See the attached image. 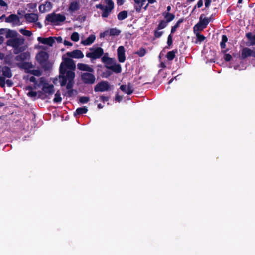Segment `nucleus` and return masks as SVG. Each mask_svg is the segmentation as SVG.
I'll return each instance as SVG.
<instances>
[{"label": "nucleus", "instance_id": "37", "mask_svg": "<svg viewBox=\"0 0 255 255\" xmlns=\"http://www.w3.org/2000/svg\"><path fill=\"white\" fill-rule=\"evenodd\" d=\"M167 22L162 20L159 22V23L158 24L156 28L157 29V30H161L165 28L167 26Z\"/></svg>", "mask_w": 255, "mask_h": 255}, {"label": "nucleus", "instance_id": "10", "mask_svg": "<svg viewBox=\"0 0 255 255\" xmlns=\"http://www.w3.org/2000/svg\"><path fill=\"white\" fill-rule=\"evenodd\" d=\"M36 58L38 62L40 64L45 63L49 58L48 54L45 51H40L36 55Z\"/></svg>", "mask_w": 255, "mask_h": 255}, {"label": "nucleus", "instance_id": "29", "mask_svg": "<svg viewBox=\"0 0 255 255\" xmlns=\"http://www.w3.org/2000/svg\"><path fill=\"white\" fill-rule=\"evenodd\" d=\"M164 18L167 23L172 21L175 18V15L169 12H164L163 13Z\"/></svg>", "mask_w": 255, "mask_h": 255}, {"label": "nucleus", "instance_id": "62", "mask_svg": "<svg viewBox=\"0 0 255 255\" xmlns=\"http://www.w3.org/2000/svg\"><path fill=\"white\" fill-rule=\"evenodd\" d=\"M29 80L31 82L36 83V78L34 76L30 77Z\"/></svg>", "mask_w": 255, "mask_h": 255}, {"label": "nucleus", "instance_id": "63", "mask_svg": "<svg viewBox=\"0 0 255 255\" xmlns=\"http://www.w3.org/2000/svg\"><path fill=\"white\" fill-rule=\"evenodd\" d=\"M220 46L221 49H224L226 47V43L221 41L220 42Z\"/></svg>", "mask_w": 255, "mask_h": 255}, {"label": "nucleus", "instance_id": "7", "mask_svg": "<svg viewBox=\"0 0 255 255\" xmlns=\"http://www.w3.org/2000/svg\"><path fill=\"white\" fill-rule=\"evenodd\" d=\"M24 43V39L15 37L12 39H8L6 41L7 46H11L14 49L22 45Z\"/></svg>", "mask_w": 255, "mask_h": 255}, {"label": "nucleus", "instance_id": "6", "mask_svg": "<svg viewBox=\"0 0 255 255\" xmlns=\"http://www.w3.org/2000/svg\"><path fill=\"white\" fill-rule=\"evenodd\" d=\"M81 80L84 84H93L95 82L96 78L94 74L85 72L81 74Z\"/></svg>", "mask_w": 255, "mask_h": 255}, {"label": "nucleus", "instance_id": "34", "mask_svg": "<svg viewBox=\"0 0 255 255\" xmlns=\"http://www.w3.org/2000/svg\"><path fill=\"white\" fill-rule=\"evenodd\" d=\"M184 19L183 18L180 19L176 23L171 27V33L173 34L176 31L177 28H178L180 26V25L181 23H182L184 21Z\"/></svg>", "mask_w": 255, "mask_h": 255}, {"label": "nucleus", "instance_id": "56", "mask_svg": "<svg viewBox=\"0 0 255 255\" xmlns=\"http://www.w3.org/2000/svg\"><path fill=\"white\" fill-rule=\"evenodd\" d=\"M228 41V38L226 35H223L222 36V42L226 43Z\"/></svg>", "mask_w": 255, "mask_h": 255}, {"label": "nucleus", "instance_id": "9", "mask_svg": "<svg viewBox=\"0 0 255 255\" xmlns=\"http://www.w3.org/2000/svg\"><path fill=\"white\" fill-rule=\"evenodd\" d=\"M250 56L255 57V51H253L249 48H244L242 51L241 59H245Z\"/></svg>", "mask_w": 255, "mask_h": 255}, {"label": "nucleus", "instance_id": "19", "mask_svg": "<svg viewBox=\"0 0 255 255\" xmlns=\"http://www.w3.org/2000/svg\"><path fill=\"white\" fill-rule=\"evenodd\" d=\"M210 22V18L205 17V15L204 14H202L200 16L199 23L205 28H206Z\"/></svg>", "mask_w": 255, "mask_h": 255}, {"label": "nucleus", "instance_id": "44", "mask_svg": "<svg viewBox=\"0 0 255 255\" xmlns=\"http://www.w3.org/2000/svg\"><path fill=\"white\" fill-rule=\"evenodd\" d=\"M204 29H205V28L203 26H201L198 22L194 26V32H195L196 31H202Z\"/></svg>", "mask_w": 255, "mask_h": 255}, {"label": "nucleus", "instance_id": "25", "mask_svg": "<svg viewBox=\"0 0 255 255\" xmlns=\"http://www.w3.org/2000/svg\"><path fill=\"white\" fill-rule=\"evenodd\" d=\"M17 65L20 68L24 69L25 70H28L29 69L33 67V66L31 62H27L17 63Z\"/></svg>", "mask_w": 255, "mask_h": 255}, {"label": "nucleus", "instance_id": "5", "mask_svg": "<svg viewBox=\"0 0 255 255\" xmlns=\"http://www.w3.org/2000/svg\"><path fill=\"white\" fill-rule=\"evenodd\" d=\"M45 20L49 22L57 25L58 22H64L66 20V17L64 15L52 13L48 14L46 17Z\"/></svg>", "mask_w": 255, "mask_h": 255}, {"label": "nucleus", "instance_id": "59", "mask_svg": "<svg viewBox=\"0 0 255 255\" xmlns=\"http://www.w3.org/2000/svg\"><path fill=\"white\" fill-rule=\"evenodd\" d=\"M122 99V97L121 96H119L118 95H117L115 97V100L118 102H120Z\"/></svg>", "mask_w": 255, "mask_h": 255}, {"label": "nucleus", "instance_id": "2", "mask_svg": "<svg viewBox=\"0 0 255 255\" xmlns=\"http://www.w3.org/2000/svg\"><path fill=\"white\" fill-rule=\"evenodd\" d=\"M106 5L101 3L96 5V8L102 10L101 16L102 18H107L114 8V3L112 0H105Z\"/></svg>", "mask_w": 255, "mask_h": 255}, {"label": "nucleus", "instance_id": "24", "mask_svg": "<svg viewBox=\"0 0 255 255\" xmlns=\"http://www.w3.org/2000/svg\"><path fill=\"white\" fill-rule=\"evenodd\" d=\"M96 36L95 35L91 34L85 40L81 41V44L84 45H90L95 40Z\"/></svg>", "mask_w": 255, "mask_h": 255}, {"label": "nucleus", "instance_id": "52", "mask_svg": "<svg viewBox=\"0 0 255 255\" xmlns=\"http://www.w3.org/2000/svg\"><path fill=\"white\" fill-rule=\"evenodd\" d=\"M52 37L54 38V42L55 41H56L58 43H61L62 42V38L61 36Z\"/></svg>", "mask_w": 255, "mask_h": 255}, {"label": "nucleus", "instance_id": "18", "mask_svg": "<svg viewBox=\"0 0 255 255\" xmlns=\"http://www.w3.org/2000/svg\"><path fill=\"white\" fill-rule=\"evenodd\" d=\"M43 91L49 95L53 94L54 92V86L52 84H45L42 87Z\"/></svg>", "mask_w": 255, "mask_h": 255}, {"label": "nucleus", "instance_id": "43", "mask_svg": "<svg viewBox=\"0 0 255 255\" xmlns=\"http://www.w3.org/2000/svg\"><path fill=\"white\" fill-rule=\"evenodd\" d=\"M159 30L157 28L154 30V36L155 38H159L163 34V31H159Z\"/></svg>", "mask_w": 255, "mask_h": 255}, {"label": "nucleus", "instance_id": "14", "mask_svg": "<svg viewBox=\"0 0 255 255\" xmlns=\"http://www.w3.org/2000/svg\"><path fill=\"white\" fill-rule=\"evenodd\" d=\"M30 57V54L29 52H22L15 56V60L16 61L23 62L25 60H29Z\"/></svg>", "mask_w": 255, "mask_h": 255}, {"label": "nucleus", "instance_id": "46", "mask_svg": "<svg viewBox=\"0 0 255 255\" xmlns=\"http://www.w3.org/2000/svg\"><path fill=\"white\" fill-rule=\"evenodd\" d=\"M27 72L30 73V74L36 76H39L41 75V72L39 70H32L27 71Z\"/></svg>", "mask_w": 255, "mask_h": 255}, {"label": "nucleus", "instance_id": "64", "mask_svg": "<svg viewBox=\"0 0 255 255\" xmlns=\"http://www.w3.org/2000/svg\"><path fill=\"white\" fill-rule=\"evenodd\" d=\"M166 67V64L164 62H161V63H160V67H161L162 68H164Z\"/></svg>", "mask_w": 255, "mask_h": 255}, {"label": "nucleus", "instance_id": "35", "mask_svg": "<svg viewBox=\"0 0 255 255\" xmlns=\"http://www.w3.org/2000/svg\"><path fill=\"white\" fill-rule=\"evenodd\" d=\"M196 37H197V40L195 41V43L197 44L198 42L201 43L202 41H203L205 39V37L202 35L200 34L199 32H197L196 34Z\"/></svg>", "mask_w": 255, "mask_h": 255}, {"label": "nucleus", "instance_id": "28", "mask_svg": "<svg viewBox=\"0 0 255 255\" xmlns=\"http://www.w3.org/2000/svg\"><path fill=\"white\" fill-rule=\"evenodd\" d=\"M178 52L177 49H175L172 51H170L167 52L166 57L169 61L173 60L175 57V55Z\"/></svg>", "mask_w": 255, "mask_h": 255}, {"label": "nucleus", "instance_id": "1", "mask_svg": "<svg viewBox=\"0 0 255 255\" xmlns=\"http://www.w3.org/2000/svg\"><path fill=\"white\" fill-rule=\"evenodd\" d=\"M63 61L59 67V79L60 86L62 87L66 85L68 91L66 95L71 97L73 94L74 90L72 89L74 84L76 69V64L72 59L70 58H62Z\"/></svg>", "mask_w": 255, "mask_h": 255}, {"label": "nucleus", "instance_id": "23", "mask_svg": "<svg viewBox=\"0 0 255 255\" xmlns=\"http://www.w3.org/2000/svg\"><path fill=\"white\" fill-rule=\"evenodd\" d=\"M146 1L147 0H141L140 2V4L138 5L135 4V5H134V9H135L137 12H140L142 7H143L145 10L146 9L147 6H148V3H147L146 5L144 7H143Z\"/></svg>", "mask_w": 255, "mask_h": 255}, {"label": "nucleus", "instance_id": "30", "mask_svg": "<svg viewBox=\"0 0 255 255\" xmlns=\"http://www.w3.org/2000/svg\"><path fill=\"white\" fill-rule=\"evenodd\" d=\"M17 35V32L16 31L7 29L5 36L6 38H11L12 39L16 37Z\"/></svg>", "mask_w": 255, "mask_h": 255}, {"label": "nucleus", "instance_id": "13", "mask_svg": "<svg viewBox=\"0 0 255 255\" xmlns=\"http://www.w3.org/2000/svg\"><path fill=\"white\" fill-rule=\"evenodd\" d=\"M37 40L41 43L45 45H47L49 46H52L54 43V38L52 37H49L48 38H44L42 37H38Z\"/></svg>", "mask_w": 255, "mask_h": 255}, {"label": "nucleus", "instance_id": "57", "mask_svg": "<svg viewBox=\"0 0 255 255\" xmlns=\"http://www.w3.org/2000/svg\"><path fill=\"white\" fill-rule=\"evenodd\" d=\"M125 2L124 0H117V4L119 6L122 5Z\"/></svg>", "mask_w": 255, "mask_h": 255}, {"label": "nucleus", "instance_id": "51", "mask_svg": "<svg viewBox=\"0 0 255 255\" xmlns=\"http://www.w3.org/2000/svg\"><path fill=\"white\" fill-rule=\"evenodd\" d=\"M27 95L30 97H34L37 95V92L36 91H31L27 93Z\"/></svg>", "mask_w": 255, "mask_h": 255}, {"label": "nucleus", "instance_id": "12", "mask_svg": "<svg viewBox=\"0 0 255 255\" xmlns=\"http://www.w3.org/2000/svg\"><path fill=\"white\" fill-rule=\"evenodd\" d=\"M118 59L120 63H123L126 60L125 50L123 46H120L117 49Z\"/></svg>", "mask_w": 255, "mask_h": 255}, {"label": "nucleus", "instance_id": "47", "mask_svg": "<svg viewBox=\"0 0 255 255\" xmlns=\"http://www.w3.org/2000/svg\"><path fill=\"white\" fill-rule=\"evenodd\" d=\"M112 74V72L109 70H106L102 74V76L104 78H108Z\"/></svg>", "mask_w": 255, "mask_h": 255}, {"label": "nucleus", "instance_id": "31", "mask_svg": "<svg viewBox=\"0 0 255 255\" xmlns=\"http://www.w3.org/2000/svg\"><path fill=\"white\" fill-rule=\"evenodd\" d=\"M128 16V12L126 10H123L122 11L120 12L117 15V18L119 20L122 21L126 18H127Z\"/></svg>", "mask_w": 255, "mask_h": 255}, {"label": "nucleus", "instance_id": "60", "mask_svg": "<svg viewBox=\"0 0 255 255\" xmlns=\"http://www.w3.org/2000/svg\"><path fill=\"white\" fill-rule=\"evenodd\" d=\"M7 29L6 28H1L0 29V35H3L5 33V32L7 31Z\"/></svg>", "mask_w": 255, "mask_h": 255}, {"label": "nucleus", "instance_id": "33", "mask_svg": "<svg viewBox=\"0 0 255 255\" xmlns=\"http://www.w3.org/2000/svg\"><path fill=\"white\" fill-rule=\"evenodd\" d=\"M109 36H118L121 33V30L119 29H118L116 28H110L109 30Z\"/></svg>", "mask_w": 255, "mask_h": 255}, {"label": "nucleus", "instance_id": "3", "mask_svg": "<svg viewBox=\"0 0 255 255\" xmlns=\"http://www.w3.org/2000/svg\"><path fill=\"white\" fill-rule=\"evenodd\" d=\"M2 75H0V86L4 88L5 86V78H10L12 76V73L10 68L6 66L2 68Z\"/></svg>", "mask_w": 255, "mask_h": 255}, {"label": "nucleus", "instance_id": "45", "mask_svg": "<svg viewBox=\"0 0 255 255\" xmlns=\"http://www.w3.org/2000/svg\"><path fill=\"white\" fill-rule=\"evenodd\" d=\"M25 49L23 47H18V48H16L14 49L13 53L14 54H18L19 53H22Z\"/></svg>", "mask_w": 255, "mask_h": 255}, {"label": "nucleus", "instance_id": "15", "mask_svg": "<svg viewBox=\"0 0 255 255\" xmlns=\"http://www.w3.org/2000/svg\"><path fill=\"white\" fill-rule=\"evenodd\" d=\"M24 18L29 23H34L38 20V16L35 13H26L24 15Z\"/></svg>", "mask_w": 255, "mask_h": 255}, {"label": "nucleus", "instance_id": "16", "mask_svg": "<svg viewBox=\"0 0 255 255\" xmlns=\"http://www.w3.org/2000/svg\"><path fill=\"white\" fill-rule=\"evenodd\" d=\"M120 89L128 95H130L133 92V87L130 83H128V85H122Z\"/></svg>", "mask_w": 255, "mask_h": 255}, {"label": "nucleus", "instance_id": "4", "mask_svg": "<svg viewBox=\"0 0 255 255\" xmlns=\"http://www.w3.org/2000/svg\"><path fill=\"white\" fill-rule=\"evenodd\" d=\"M90 50L92 52L87 53L86 56L91 58V60L99 59L105 54L103 49L101 47L91 48Z\"/></svg>", "mask_w": 255, "mask_h": 255}, {"label": "nucleus", "instance_id": "50", "mask_svg": "<svg viewBox=\"0 0 255 255\" xmlns=\"http://www.w3.org/2000/svg\"><path fill=\"white\" fill-rule=\"evenodd\" d=\"M232 58V56L230 54H225L224 55V59L227 62L230 61Z\"/></svg>", "mask_w": 255, "mask_h": 255}, {"label": "nucleus", "instance_id": "58", "mask_svg": "<svg viewBox=\"0 0 255 255\" xmlns=\"http://www.w3.org/2000/svg\"><path fill=\"white\" fill-rule=\"evenodd\" d=\"M64 44L66 46H71L73 45L72 43H71L70 41H67L66 40H65L64 41Z\"/></svg>", "mask_w": 255, "mask_h": 255}, {"label": "nucleus", "instance_id": "49", "mask_svg": "<svg viewBox=\"0 0 255 255\" xmlns=\"http://www.w3.org/2000/svg\"><path fill=\"white\" fill-rule=\"evenodd\" d=\"M7 84V86L9 87H11L14 85L13 82L10 79H7L6 81H5V84Z\"/></svg>", "mask_w": 255, "mask_h": 255}, {"label": "nucleus", "instance_id": "53", "mask_svg": "<svg viewBox=\"0 0 255 255\" xmlns=\"http://www.w3.org/2000/svg\"><path fill=\"white\" fill-rule=\"evenodd\" d=\"M109 35V31L108 30H106L103 33H100V37H104L106 36Z\"/></svg>", "mask_w": 255, "mask_h": 255}, {"label": "nucleus", "instance_id": "38", "mask_svg": "<svg viewBox=\"0 0 255 255\" xmlns=\"http://www.w3.org/2000/svg\"><path fill=\"white\" fill-rule=\"evenodd\" d=\"M146 53L145 48L141 47L138 51L135 52V54L138 55L139 57H143Z\"/></svg>", "mask_w": 255, "mask_h": 255}, {"label": "nucleus", "instance_id": "42", "mask_svg": "<svg viewBox=\"0 0 255 255\" xmlns=\"http://www.w3.org/2000/svg\"><path fill=\"white\" fill-rule=\"evenodd\" d=\"M172 43H173L172 35V34L171 33L170 34H169L168 35V38H167V46H166V48H170V47L171 46V45H172Z\"/></svg>", "mask_w": 255, "mask_h": 255}, {"label": "nucleus", "instance_id": "32", "mask_svg": "<svg viewBox=\"0 0 255 255\" xmlns=\"http://www.w3.org/2000/svg\"><path fill=\"white\" fill-rule=\"evenodd\" d=\"M246 36L250 42L251 45H255V35H253L251 32L246 34Z\"/></svg>", "mask_w": 255, "mask_h": 255}, {"label": "nucleus", "instance_id": "40", "mask_svg": "<svg viewBox=\"0 0 255 255\" xmlns=\"http://www.w3.org/2000/svg\"><path fill=\"white\" fill-rule=\"evenodd\" d=\"M20 32L24 36L30 37L32 35V33L31 31L27 30L24 29H21L19 30Z\"/></svg>", "mask_w": 255, "mask_h": 255}, {"label": "nucleus", "instance_id": "8", "mask_svg": "<svg viewBox=\"0 0 255 255\" xmlns=\"http://www.w3.org/2000/svg\"><path fill=\"white\" fill-rule=\"evenodd\" d=\"M110 86L107 81H102L97 83L94 87L95 92H104L109 90Z\"/></svg>", "mask_w": 255, "mask_h": 255}, {"label": "nucleus", "instance_id": "39", "mask_svg": "<svg viewBox=\"0 0 255 255\" xmlns=\"http://www.w3.org/2000/svg\"><path fill=\"white\" fill-rule=\"evenodd\" d=\"M71 39L73 41H78L79 40V35L78 33L76 32H73L71 36Z\"/></svg>", "mask_w": 255, "mask_h": 255}, {"label": "nucleus", "instance_id": "36", "mask_svg": "<svg viewBox=\"0 0 255 255\" xmlns=\"http://www.w3.org/2000/svg\"><path fill=\"white\" fill-rule=\"evenodd\" d=\"M62 98L61 97V94L59 91H57L55 94V98L53 99V101L55 103H59L61 102Z\"/></svg>", "mask_w": 255, "mask_h": 255}, {"label": "nucleus", "instance_id": "17", "mask_svg": "<svg viewBox=\"0 0 255 255\" xmlns=\"http://www.w3.org/2000/svg\"><path fill=\"white\" fill-rule=\"evenodd\" d=\"M6 23H13L17 24L20 22L19 17L14 14H11L7 17L5 18Z\"/></svg>", "mask_w": 255, "mask_h": 255}, {"label": "nucleus", "instance_id": "26", "mask_svg": "<svg viewBox=\"0 0 255 255\" xmlns=\"http://www.w3.org/2000/svg\"><path fill=\"white\" fill-rule=\"evenodd\" d=\"M79 9L80 5L78 2L72 1L70 3L69 10L70 12H74L79 10Z\"/></svg>", "mask_w": 255, "mask_h": 255}, {"label": "nucleus", "instance_id": "61", "mask_svg": "<svg viewBox=\"0 0 255 255\" xmlns=\"http://www.w3.org/2000/svg\"><path fill=\"white\" fill-rule=\"evenodd\" d=\"M0 5L1 6H7V3L3 0H0Z\"/></svg>", "mask_w": 255, "mask_h": 255}, {"label": "nucleus", "instance_id": "48", "mask_svg": "<svg viewBox=\"0 0 255 255\" xmlns=\"http://www.w3.org/2000/svg\"><path fill=\"white\" fill-rule=\"evenodd\" d=\"M110 97L109 96H106L104 95H101L100 96V100L103 102H105L109 100Z\"/></svg>", "mask_w": 255, "mask_h": 255}, {"label": "nucleus", "instance_id": "41", "mask_svg": "<svg viewBox=\"0 0 255 255\" xmlns=\"http://www.w3.org/2000/svg\"><path fill=\"white\" fill-rule=\"evenodd\" d=\"M90 100V98L87 96H81L79 98V102L82 104L88 103Z\"/></svg>", "mask_w": 255, "mask_h": 255}, {"label": "nucleus", "instance_id": "27", "mask_svg": "<svg viewBox=\"0 0 255 255\" xmlns=\"http://www.w3.org/2000/svg\"><path fill=\"white\" fill-rule=\"evenodd\" d=\"M88 109L86 107L83 106L82 107H79L76 110L75 112H74V115L76 116L77 115H82L83 114L86 113Z\"/></svg>", "mask_w": 255, "mask_h": 255}, {"label": "nucleus", "instance_id": "55", "mask_svg": "<svg viewBox=\"0 0 255 255\" xmlns=\"http://www.w3.org/2000/svg\"><path fill=\"white\" fill-rule=\"evenodd\" d=\"M211 3V0H205V5L206 7H208Z\"/></svg>", "mask_w": 255, "mask_h": 255}, {"label": "nucleus", "instance_id": "22", "mask_svg": "<svg viewBox=\"0 0 255 255\" xmlns=\"http://www.w3.org/2000/svg\"><path fill=\"white\" fill-rule=\"evenodd\" d=\"M102 62L105 64V65L111 66L114 60L112 58L108 57V53H106L101 58Z\"/></svg>", "mask_w": 255, "mask_h": 255}, {"label": "nucleus", "instance_id": "54", "mask_svg": "<svg viewBox=\"0 0 255 255\" xmlns=\"http://www.w3.org/2000/svg\"><path fill=\"white\" fill-rule=\"evenodd\" d=\"M203 2L202 0H199L197 3L196 6L198 8H200L203 6Z\"/></svg>", "mask_w": 255, "mask_h": 255}, {"label": "nucleus", "instance_id": "20", "mask_svg": "<svg viewBox=\"0 0 255 255\" xmlns=\"http://www.w3.org/2000/svg\"><path fill=\"white\" fill-rule=\"evenodd\" d=\"M105 66L116 73H120L122 71V68L119 64H114V65L111 66L105 65Z\"/></svg>", "mask_w": 255, "mask_h": 255}, {"label": "nucleus", "instance_id": "11", "mask_svg": "<svg viewBox=\"0 0 255 255\" xmlns=\"http://www.w3.org/2000/svg\"><path fill=\"white\" fill-rule=\"evenodd\" d=\"M66 55L72 58L80 59L83 58L84 56L83 52L80 50H74L71 52H68L66 53Z\"/></svg>", "mask_w": 255, "mask_h": 255}, {"label": "nucleus", "instance_id": "21", "mask_svg": "<svg viewBox=\"0 0 255 255\" xmlns=\"http://www.w3.org/2000/svg\"><path fill=\"white\" fill-rule=\"evenodd\" d=\"M77 68L81 71H88L89 72H93L94 71L92 68L90 67L88 65L84 63H78L77 64Z\"/></svg>", "mask_w": 255, "mask_h": 255}]
</instances>
